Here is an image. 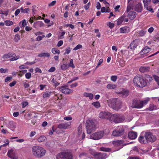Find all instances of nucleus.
<instances>
[{
  "mask_svg": "<svg viewBox=\"0 0 159 159\" xmlns=\"http://www.w3.org/2000/svg\"><path fill=\"white\" fill-rule=\"evenodd\" d=\"M100 118L107 119L111 122H113L116 123L122 122L125 119V117L122 115H112L109 112L103 111L100 112Z\"/></svg>",
  "mask_w": 159,
  "mask_h": 159,
  "instance_id": "obj_1",
  "label": "nucleus"
},
{
  "mask_svg": "<svg viewBox=\"0 0 159 159\" xmlns=\"http://www.w3.org/2000/svg\"><path fill=\"white\" fill-rule=\"evenodd\" d=\"M32 152L33 155L38 158L44 156L46 153V151L43 148L38 146H34L32 148Z\"/></svg>",
  "mask_w": 159,
  "mask_h": 159,
  "instance_id": "obj_2",
  "label": "nucleus"
},
{
  "mask_svg": "<svg viewBox=\"0 0 159 159\" xmlns=\"http://www.w3.org/2000/svg\"><path fill=\"white\" fill-rule=\"evenodd\" d=\"M133 82L136 86L143 88L147 85L148 80L144 79L142 76L138 75L134 78Z\"/></svg>",
  "mask_w": 159,
  "mask_h": 159,
  "instance_id": "obj_3",
  "label": "nucleus"
},
{
  "mask_svg": "<svg viewBox=\"0 0 159 159\" xmlns=\"http://www.w3.org/2000/svg\"><path fill=\"white\" fill-rule=\"evenodd\" d=\"M86 127L87 132L90 134L97 129L96 125L92 120H88L85 124Z\"/></svg>",
  "mask_w": 159,
  "mask_h": 159,
  "instance_id": "obj_4",
  "label": "nucleus"
},
{
  "mask_svg": "<svg viewBox=\"0 0 159 159\" xmlns=\"http://www.w3.org/2000/svg\"><path fill=\"white\" fill-rule=\"evenodd\" d=\"M149 100L150 98H148L143 101L134 100L133 101L131 107L133 108H141L147 103Z\"/></svg>",
  "mask_w": 159,
  "mask_h": 159,
  "instance_id": "obj_5",
  "label": "nucleus"
},
{
  "mask_svg": "<svg viewBox=\"0 0 159 159\" xmlns=\"http://www.w3.org/2000/svg\"><path fill=\"white\" fill-rule=\"evenodd\" d=\"M56 158L57 159H72L73 156L71 152L64 151L58 153Z\"/></svg>",
  "mask_w": 159,
  "mask_h": 159,
  "instance_id": "obj_6",
  "label": "nucleus"
},
{
  "mask_svg": "<svg viewBox=\"0 0 159 159\" xmlns=\"http://www.w3.org/2000/svg\"><path fill=\"white\" fill-rule=\"evenodd\" d=\"M111 103L112 107L114 110H118L120 109L122 105L121 102L118 98L112 99Z\"/></svg>",
  "mask_w": 159,
  "mask_h": 159,
  "instance_id": "obj_7",
  "label": "nucleus"
},
{
  "mask_svg": "<svg viewBox=\"0 0 159 159\" xmlns=\"http://www.w3.org/2000/svg\"><path fill=\"white\" fill-rule=\"evenodd\" d=\"M124 132V129L122 127L118 126L115 130L113 131L112 134L113 136H120L123 134Z\"/></svg>",
  "mask_w": 159,
  "mask_h": 159,
  "instance_id": "obj_8",
  "label": "nucleus"
},
{
  "mask_svg": "<svg viewBox=\"0 0 159 159\" xmlns=\"http://www.w3.org/2000/svg\"><path fill=\"white\" fill-rule=\"evenodd\" d=\"M145 137L146 138L147 142H153L156 140V138L155 136L150 132H146L145 134Z\"/></svg>",
  "mask_w": 159,
  "mask_h": 159,
  "instance_id": "obj_9",
  "label": "nucleus"
},
{
  "mask_svg": "<svg viewBox=\"0 0 159 159\" xmlns=\"http://www.w3.org/2000/svg\"><path fill=\"white\" fill-rule=\"evenodd\" d=\"M71 125V122H67L59 124L57 127L60 129H66Z\"/></svg>",
  "mask_w": 159,
  "mask_h": 159,
  "instance_id": "obj_10",
  "label": "nucleus"
},
{
  "mask_svg": "<svg viewBox=\"0 0 159 159\" xmlns=\"http://www.w3.org/2000/svg\"><path fill=\"white\" fill-rule=\"evenodd\" d=\"M7 155L11 159H18V157L15 155V152L12 149L8 150Z\"/></svg>",
  "mask_w": 159,
  "mask_h": 159,
  "instance_id": "obj_11",
  "label": "nucleus"
},
{
  "mask_svg": "<svg viewBox=\"0 0 159 159\" xmlns=\"http://www.w3.org/2000/svg\"><path fill=\"white\" fill-rule=\"evenodd\" d=\"M64 87V86H63L61 87H60L59 89L62 93L65 94H68L73 91L72 90L68 88L63 89Z\"/></svg>",
  "mask_w": 159,
  "mask_h": 159,
  "instance_id": "obj_12",
  "label": "nucleus"
},
{
  "mask_svg": "<svg viewBox=\"0 0 159 159\" xmlns=\"http://www.w3.org/2000/svg\"><path fill=\"white\" fill-rule=\"evenodd\" d=\"M139 40L136 39L133 41L130 44L129 48L131 49H134L139 43Z\"/></svg>",
  "mask_w": 159,
  "mask_h": 159,
  "instance_id": "obj_13",
  "label": "nucleus"
},
{
  "mask_svg": "<svg viewBox=\"0 0 159 159\" xmlns=\"http://www.w3.org/2000/svg\"><path fill=\"white\" fill-rule=\"evenodd\" d=\"M137 136V133L133 131H131L129 133L128 136L129 138L131 139H135Z\"/></svg>",
  "mask_w": 159,
  "mask_h": 159,
  "instance_id": "obj_14",
  "label": "nucleus"
},
{
  "mask_svg": "<svg viewBox=\"0 0 159 159\" xmlns=\"http://www.w3.org/2000/svg\"><path fill=\"white\" fill-rule=\"evenodd\" d=\"M44 23L42 21H38L35 22L34 24V27L36 28H38L39 27H43L44 26Z\"/></svg>",
  "mask_w": 159,
  "mask_h": 159,
  "instance_id": "obj_15",
  "label": "nucleus"
},
{
  "mask_svg": "<svg viewBox=\"0 0 159 159\" xmlns=\"http://www.w3.org/2000/svg\"><path fill=\"white\" fill-rule=\"evenodd\" d=\"M89 152L93 155L97 159L99 158V153L95 152L93 149H90L89 150Z\"/></svg>",
  "mask_w": 159,
  "mask_h": 159,
  "instance_id": "obj_16",
  "label": "nucleus"
},
{
  "mask_svg": "<svg viewBox=\"0 0 159 159\" xmlns=\"http://www.w3.org/2000/svg\"><path fill=\"white\" fill-rule=\"evenodd\" d=\"M90 138L94 140H98L99 139V132H98L92 134L90 136Z\"/></svg>",
  "mask_w": 159,
  "mask_h": 159,
  "instance_id": "obj_17",
  "label": "nucleus"
},
{
  "mask_svg": "<svg viewBox=\"0 0 159 159\" xmlns=\"http://www.w3.org/2000/svg\"><path fill=\"white\" fill-rule=\"evenodd\" d=\"M143 9V7L141 3H139L135 6V10L138 12H141Z\"/></svg>",
  "mask_w": 159,
  "mask_h": 159,
  "instance_id": "obj_18",
  "label": "nucleus"
},
{
  "mask_svg": "<svg viewBox=\"0 0 159 159\" xmlns=\"http://www.w3.org/2000/svg\"><path fill=\"white\" fill-rule=\"evenodd\" d=\"M136 16V13L135 11H130L129 12L128 16L130 20L134 19Z\"/></svg>",
  "mask_w": 159,
  "mask_h": 159,
  "instance_id": "obj_19",
  "label": "nucleus"
},
{
  "mask_svg": "<svg viewBox=\"0 0 159 159\" xmlns=\"http://www.w3.org/2000/svg\"><path fill=\"white\" fill-rule=\"evenodd\" d=\"M120 32L121 33H126L129 31V28L127 27H124L120 29Z\"/></svg>",
  "mask_w": 159,
  "mask_h": 159,
  "instance_id": "obj_20",
  "label": "nucleus"
},
{
  "mask_svg": "<svg viewBox=\"0 0 159 159\" xmlns=\"http://www.w3.org/2000/svg\"><path fill=\"white\" fill-rule=\"evenodd\" d=\"M123 141L121 140H117L113 142V144L115 146H119L123 144Z\"/></svg>",
  "mask_w": 159,
  "mask_h": 159,
  "instance_id": "obj_21",
  "label": "nucleus"
},
{
  "mask_svg": "<svg viewBox=\"0 0 159 159\" xmlns=\"http://www.w3.org/2000/svg\"><path fill=\"white\" fill-rule=\"evenodd\" d=\"M139 141L140 143H146L147 142V140L145 136L144 137L140 136L139 138Z\"/></svg>",
  "mask_w": 159,
  "mask_h": 159,
  "instance_id": "obj_22",
  "label": "nucleus"
},
{
  "mask_svg": "<svg viewBox=\"0 0 159 159\" xmlns=\"http://www.w3.org/2000/svg\"><path fill=\"white\" fill-rule=\"evenodd\" d=\"M149 69L150 68L149 67L141 66L139 69V70L142 72L144 73L148 71Z\"/></svg>",
  "mask_w": 159,
  "mask_h": 159,
  "instance_id": "obj_23",
  "label": "nucleus"
},
{
  "mask_svg": "<svg viewBox=\"0 0 159 159\" xmlns=\"http://www.w3.org/2000/svg\"><path fill=\"white\" fill-rule=\"evenodd\" d=\"M52 92L46 91L43 93V98H45L48 97H49L51 95Z\"/></svg>",
  "mask_w": 159,
  "mask_h": 159,
  "instance_id": "obj_24",
  "label": "nucleus"
},
{
  "mask_svg": "<svg viewBox=\"0 0 159 159\" xmlns=\"http://www.w3.org/2000/svg\"><path fill=\"white\" fill-rule=\"evenodd\" d=\"M84 96L86 97H89V99L92 100L93 98V94L91 93H87L85 92L84 93Z\"/></svg>",
  "mask_w": 159,
  "mask_h": 159,
  "instance_id": "obj_25",
  "label": "nucleus"
},
{
  "mask_svg": "<svg viewBox=\"0 0 159 159\" xmlns=\"http://www.w3.org/2000/svg\"><path fill=\"white\" fill-rule=\"evenodd\" d=\"M50 56V54L48 52H43L39 54L38 57H48Z\"/></svg>",
  "mask_w": 159,
  "mask_h": 159,
  "instance_id": "obj_26",
  "label": "nucleus"
},
{
  "mask_svg": "<svg viewBox=\"0 0 159 159\" xmlns=\"http://www.w3.org/2000/svg\"><path fill=\"white\" fill-rule=\"evenodd\" d=\"M147 32V31L144 30H141L138 32L139 36L140 37H143L145 35Z\"/></svg>",
  "mask_w": 159,
  "mask_h": 159,
  "instance_id": "obj_27",
  "label": "nucleus"
},
{
  "mask_svg": "<svg viewBox=\"0 0 159 159\" xmlns=\"http://www.w3.org/2000/svg\"><path fill=\"white\" fill-rule=\"evenodd\" d=\"M38 7H37L36 6H33L32 7V14L33 16L36 14L38 11Z\"/></svg>",
  "mask_w": 159,
  "mask_h": 159,
  "instance_id": "obj_28",
  "label": "nucleus"
},
{
  "mask_svg": "<svg viewBox=\"0 0 159 159\" xmlns=\"http://www.w3.org/2000/svg\"><path fill=\"white\" fill-rule=\"evenodd\" d=\"M116 87L117 86L116 85L111 84H108L107 86V88L111 89H115Z\"/></svg>",
  "mask_w": 159,
  "mask_h": 159,
  "instance_id": "obj_29",
  "label": "nucleus"
},
{
  "mask_svg": "<svg viewBox=\"0 0 159 159\" xmlns=\"http://www.w3.org/2000/svg\"><path fill=\"white\" fill-rule=\"evenodd\" d=\"M150 51V48L148 47H146L144 48L143 50L142 51L141 53H142L143 54H146L148 53Z\"/></svg>",
  "mask_w": 159,
  "mask_h": 159,
  "instance_id": "obj_30",
  "label": "nucleus"
},
{
  "mask_svg": "<svg viewBox=\"0 0 159 159\" xmlns=\"http://www.w3.org/2000/svg\"><path fill=\"white\" fill-rule=\"evenodd\" d=\"M101 11L102 12H109L110 11V10L109 7H107L106 8L104 7H102L101 9Z\"/></svg>",
  "mask_w": 159,
  "mask_h": 159,
  "instance_id": "obj_31",
  "label": "nucleus"
},
{
  "mask_svg": "<svg viewBox=\"0 0 159 159\" xmlns=\"http://www.w3.org/2000/svg\"><path fill=\"white\" fill-rule=\"evenodd\" d=\"M20 10L21 13H28L30 11V9L29 8L23 9L22 7L20 8Z\"/></svg>",
  "mask_w": 159,
  "mask_h": 159,
  "instance_id": "obj_32",
  "label": "nucleus"
},
{
  "mask_svg": "<svg viewBox=\"0 0 159 159\" xmlns=\"http://www.w3.org/2000/svg\"><path fill=\"white\" fill-rule=\"evenodd\" d=\"M148 110L152 111L156 109V106H155L153 104H150L149 107L147 108Z\"/></svg>",
  "mask_w": 159,
  "mask_h": 159,
  "instance_id": "obj_33",
  "label": "nucleus"
},
{
  "mask_svg": "<svg viewBox=\"0 0 159 159\" xmlns=\"http://www.w3.org/2000/svg\"><path fill=\"white\" fill-rule=\"evenodd\" d=\"M52 52L54 54H56L57 53L58 54H59L60 53V50H58L56 48H53L52 49Z\"/></svg>",
  "mask_w": 159,
  "mask_h": 159,
  "instance_id": "obj_34",
  "label": "nucleus"
},
{
  "mask_svg": "<svg viewBox=\"0 0 159 159\" xmlns=\"http://www.w3.org/2000/svg\"><path fill=\"white\" fill-rule=\"evenodd\" d=\"M46 138L44 136H41L38 139V141L39 142H42L45 140Z\"/></svg>",
  "mask_w": 159,
  "mask_h": 159,
  "instance_id": "obj_35",
  "label": "nucleus"
},
{
  "mask_svg": "<svg viewBox=\"0 0 159 159\" xmlns=\"http://www.w3.org/2000/svg\"><path fill=\"white\" fill-rule=\"evenodd\" d=\"M27 72L26 70H20L19 71V73L18 74V75L20 77H22L25 73H26Z\"/></svg>",
  "mask_w": 159,
  "mask_h": 159,
  "instance_id": "obj_36",
  "label": "nucleus"
},
{
  "mask_svg": "<svg viewBox=\"0 0 159 159\" xmlns=\"http://www.w3.org/2000/svg\"><path fill=\"white\" fill-rule=\"evenodd\" d=\"M151 0H143L144 7L148 6L150 3Z\"/></svg>",
  "mask_w": 159,
  "mask_h": 159,
  "instance_id": "obj_37",
  "label": "nucleus"
},
{
  "mask_svg": "<svg viewBox=\"0 0 159 159\" xmlns=\"http://www.w3.org/2000/svg\"><path fill=\"white\" fill-rule=\"evenodd\" d=\"M5 25L7 26L12 25L13 24V23L12 21L9 20L5 21Z\"/></svg>",
  "mask_w": 159,
  "mask_h": 159,
  "instance_id": "obj_38",
  "label": "nucleus"
},
{
  "mask_svg": "<svg viewBox=\"0 0 159 159\" xmlns=\"http://www.w3.org/2000/svg\"><path fill=\"white\" fill-rule=\"evenodd\" d=\"M92 104L97 108H98L99 107V102L98 101L93 102Z\"/></svg>",
  "mask_w": 159,
  "mask_h": 159,
  "instance_id": "obj_39",
  "label": "nucleus"
},
{
  "mask_svg": "<svg viewBox=\"0 0 159 159\" xmlns=\"http://www.w3.org/2000/svg\"><path fill=\"white\" fill-rule=\"evenodd\" d=\"M69 66L71 67L72 68H75V66L74 64L73 60L72 59H71L70 60V62L69 64Z\"/></svg>",
  "mask_w": 159,
  "mask_h": 159,
  "instance_id": "obj_40",
  "label": "nucleus"
},
{
  "mask_svg": "<svg viewBox=\"0 0 159 159\" xmlns=\"http://www.w3.org/2000/svg\"><path fill=\"white\" fill-rule=\"evenodd\" d=\"M123 17H122V16L121 17L119 18V19H118L117 23L118 25H119L122 24V22H123Z\"/></svg>",
  "mask_w": 159,
  "mask_h": 159,
  "instance_id": "obj_41",
  "label": "nucleus"
},
{
  "mask_svg": "<svg viewBox=\"0 0 159 159\" xmlns=\"http://www.w3.org/2000/svg\"><path fill=\"white\" fill-rule=\"evenodd\" d=\"M61 67L62 70H65L68 67V64H65L61 65Z\"/></svg>",
  "mask_w": 159,
  "mask_h": 159,
  "instance_id": "obj_42",
  "label": "nucleus"
},
{
  "mask_svg": "<svg viewBox=\"0 0 159 159\" xmlns=\"http://www.w3.org/2000/svg\"><path fill=\"white\" fill-rule=\"evenodd\" d=\"M107 157L105 153H102L100 152V159H104Z\"/></svg>",
  "mask_w": 159,
  "mask_h": 159,
  "instance_id": "obj_43",
  "label": "nucleus"
},
{
  "mask_svg": "<svg viewBox=\"0 0 159 159\" xmlns=\"http://www.w3.org/2000/svg\"><path fill=\"white\" fill-rule=\"evenodd\" d=\"M20 35L18 34H16L14 38V40L15 42H17L20 39Z\"/></svg>",
  "mask_w": 159,
  "mask_h": 159,
  "instance_id": "obj_44",
  "label": "nucleus"
},
{
  "mask_svg": "<svg viewBox=\"0 0 159 159\" xmlns=\"http://www.w3.org/2000/svg\"><path fill=\"white\" fill-rule=\"evenodd\" d=\"M79 79V77H75L72 78V79L70 80L67 83L68 84H70L72 82L75 81V80H77Z\"/></svg>",
  "mask_w": 159,
  "mask_h": 159,
  "instance_id": "obj_45",
  "label": "nucleus"
},
{
  "mask_svg": "<svg viewBox=\"0 0 159 159\" xmlns=\"http://www.w3.org/2000/svg\"><path fill=\"white\" fill-rule=\"evenodd\" d=\"M82 127L81 125H80L78 128V134L80 135L81 134L82 132Z\"/></svg>",
  "mask_w": 159,
  "mask_h": 159,
  "instance_id": "obj_46",
  "label": "nucleus"
},
{
  "mask_svg": "<svg viewBox=\"0 0 159 159\" xmlns=\"http://www.w3.org/2000/svg\"><path fill=\"white\" fill-rule=\"evenodd\" d=\"M70 51L71 50L70 47H68L66 49L65 52L64 54V55H66V54H68L70 52Z\"/></svg>",
  "mask_w": 159,
  "mask_h": 159,
  "instance_id": "obj_47",
  "label": "nucleus"
},
{
  "mask_svg": "<svg viewBox=\"0 0 159 159\" xmlns=\"http://www.w3.org/2000/svg\"><path fill=\"white\" fill-rule=\"evenodd\" d=\"M117 79V77L116 75H112L111 77V80L113 82H116Z\"/></svg>",
  "mask_w": 159,
  "mask_h": 159,
  "instance_id": "obj_48",
  "label": "nucleus"
},
{
  "mask_svg": "<svg viewBox=\"0 0 159 159\" xmlns=\"http://www.w3.org/2000/svg\"><path fill=\"white\" fill-rule=\"evenodd\" d=\"M82 46L81 44H78L77 46H75L73 50L75 51H76L77 50L80 49V48H82Z\"/></svg>",
  "mask_w": 159,
  "mask_h": 159,
  "instance_id": "obj_49",
  "label": "nucleus"
},
{
  "mask_svg": "<svg viewBox=\"0 0 159 159\" xmlns=\"http://www.w3.org/2000/svg\"><path fill=\"white\" fill-rule=\"evenodd\" d=\"M31 74L30 72L26 73L25 75V77L26 79H29L31 78Z\"/></svg>",
  "mask_w": 159,
  "mask_h": 159,
  "instance_id": "obj_50",
  "label": "nucleus"
},
{
  "mask_svg": "<svg viewBox=\"0 0 159 159\" xmlns=\"http://www.w3.org/2000/svg\"><path fill=\"white\" fill-rule=\"evenodd\" d=\"M110 150V149L106 148L104 147H102L100 148V151H102L105 152H109Z\"/></svg>",
  "mask_w": 159,
  "mask_h": 159,
  "instance_id": "obj_51",
  "label": "nucleus"
},
{
  "mask_svg": "<svg viewBox=\"0 0 159 159\" xmlns=\"http://www.w3.org/2000/svg\"><path fill=\"white\" fill-rule=\"evenodd\" d=\"M153 77L155 80L157 82L159 86V77L156 75H153Z\"/></svg>",
  "mask_w": 159,
  "mask_h": 159,
  "instance_id": "obj_52",
  "label": "nucleus"
},
{
  "mask_svg": "<svg viewBox=\"0 0 159 159\" xmlns=\"http://www.w3.org/2000/svg\"><path fill=\"white\" fill-rule=\"evenodd\" d=\"M51 81L54 84V85L56 86H57L59 84L56 80H55L54 78L52 79Z\"/></svg>",
  "mask_w": 159,
  "mask_h": 159,
  "instance_id": "obj_53",
  "label": "nucleus"
},
{
  "mask_svg": "<svg viewBox=\"0 0 159 159\" xmlns=\"http://www.w3.org/2000/svg\"><path fill=\"white\" fill-rule=\"evenodd\" d=\"M129 93V92L128 90H123L122 92V94L123 95L126 96L128 95Z\"/></svg>",
  "mask_w": 159,
  "mask_h": 159,
  "instance_id": "obj_54",
  "label": "nucleus"
},
{
  "mask_svg": "<svg viewBox=\"0 0 159 159\" xmlns=\"http://www.w3.org/2000/svg\"><path fill=\"white\" fill-rule=\"evenodd\" d=\"M145 8H146L147 10L148 11H149L152 12H153L154 11L153 10V9L152 8V7L151 6H149L148 7V6H147V7H144Z\"/></svg>",
  "mask_w": 159,
  "mask_h": 159,
  "instance_id": "obj_55",
  "label": "nucleus"
},
{
  "mask_svg": "<svg viewBox=\"0 0 159 159\" xmlns=\"http://www.w3.org/2000/svg\"><path fill=\"white\" fill-rule=\"evenodd\" d=\"M8 69H4L3 68L0 69V72L1 73H5L6 72H7Z\"/></svg>",
  "mask_w": 159,
  "mask_h": 159,
  "instance_id": "obj_56",
  "label": "nucleus"
},
{
  "mask_svg": "<svg viewBox=\"0 0 159 159\" xmlns=\"http://www.w3.org/2000/svg\"><path fill=\"white\" fill-rule=\"evenodd\" d=\"M14 57H12L10 59V61H14L20 58V56H14Z\"/></svg>",
  "mask_w": 159,
  "mask_h": 159,
  "instance_id": "obj_57",
  "label": "nucleus"
},
{
  "mask_svg": "<svg viewBox=\"0 0 159 159\" xmlns=\"http://www.w3.org/2000/svg\"><path fill=\"white\" fill-rule=\"evenodd\" d=\"M107 25L111 29L114 26V24L111 22H109L107 24Z\"/></svg>",
  "mask_w": 159,
  "mask_h": 159,
  "instance_id": "obj_58",
  "label": "nucleus"
},
{
  "mask_svg": "<svg viewBox=\"0 0 159 159\" xmlns=\"http://www.w3.org/2000/svg\"><path fill=\"white\" fill-rule=\"evenodd\" d=\"M21 22H22V25L23 27H25L26 25H27V23L25 20L24 19L23 20L21 21L20 23H21Z\"/></svg>",
  "mask_w": 159,
  "mask_h": 159,
  "instance_id": "obj_59",
  "label": "nucleus"
},
{
  "mask_svg": "<svg viewBox=\"0 0 159 159\" xmlns=\"http://www.w3.org/2000/svg\"><path fill=\"white\" fill-rule=\"evenodd\" d=\"M122 17H123V20L124 22H127L128 21V19L125 16L123 15L122 16Z\"/></svg>",
  "mask_w": 159,
  "mask_h": 159,
  "instance_id": "obj_60",
  "label": "nucleus"
},
{
  "mask_svg": "<svg viewBox=\"0 0 159 159\" xmlns=\"http://www.w3.org/2000/svg\"><path fill=\"white\" fill-rule=\"evenodd\" d=\"M63 42L62 40H60L58 42L57 44V46L60 47L63 44Z\"/></svg>",
  "mask_w": 159,
  "mask_h": 159,
  "instance_id": "obj_61",
  "label": "nucleus"
},
{
  "mask_svg": "<svg viewBox=\"0 0 159 159\" xmlns=\"http://www.w3.org/2000/svg\"><path fill=\"white\" fill-rule=\"evenodd\" d=\"M44 37V35H43L42 36H38L36 38V41H40L43 38V37Z\"/></svg>",
  "mask_w": 159,
  "mask_h": 159,
  "instance_id": "obj_62",
  "label": "nucleus"
},
{
  "mask_svg": "<svg viewBox=\"0 0 159 159\" xmlns=\"http://www.w3.org/2000/svg\"><path fill=\"white\" fill-rule=\"evenodd\" d=\"M20 9H18L16 11L14 14L16 16H17L19 14L20 12Z\"/></svg>",
  "mask_w": 159,
  "mask_h": 159,
  "instance_id": "obj_63",
  "label": "nucleus"
},
{
  "mask_svg": "<svg viewBox=\"0 0 159 159\" xmlns=\"http://www.w3.org/2000/svg\"><path fill=\"white\" fill-rule=\"evenodd\" d=\"M16 81H13L12 82L10 83L9 86L11 87H13L16 84Z\"/></svg>",
  "mask_w": 159,
  "mask_h": 159,
  "instance_id": "obj_64",
  "label": "nucleus"
}]
</instances>
